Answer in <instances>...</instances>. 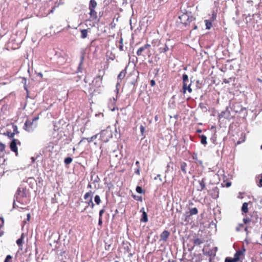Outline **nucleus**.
<instances>
[{
    "label": "nucleus",
    "instance_id": "nucleus-58",
    "mask_svg": "<svg viewBox=\"0 0 262 262\" xmlns=\"http://www.w3.org/2000/svg\"><path fill=\"white\" fill-rule=\"evenodd\" d=\"M140 212H142L143 213V212H145V210H144V208L143 207L141 209H140Z\"/></svg>",
    "mask_w": 262,
    "mask_h": 262
},
{
    "label": "nucleus",
    "instance_id": "nucleus-14",
    "mask_svg": "<svg viewBox=\"0 0 262 262\" xmlns=\"http://www.w3.org/2000/svg\"><path fill=\"white\" fill-rule=\"evenodd\" d=\"M99 134H97L94 136H93L92 137H90V138H83L80 141V142H81L82 141H83V140H87V141L89 142V143H90V142H92L93 141H94L95 139H96V138H97V137L99 136Z\"/></svg>",
    "mask_w": 262,
    "mask_h": 262
},
{
    "label": "nucleus",
    "instance_id": "nucleus-15",
    "mask_svg": "<svg viewBox=\"0 0 262 262\" xmlns=\"http://www.w3.org/2000/svg\"><path fill=\"white\" fill-rule=\"evenodd\" d=\"M168 50L169 47L166 43H165L163 47H161L159 48V51L160 53H166Z\"/></svg>",
    "mask_w": 262,
    "mask_h": 262
},
{
    "label": "nucleus",
    "instance_id": "nucleus-20",
    "mask_svg": "<svg viewBox=\"0 0 262 262\" xmlns=\"http://www.w3.org/2000/svg\"><path fill=\"white\" fill-rule=\"evenodd\" d=\"M191 85V82L189 83V84L186 85V89H185L184 86H183L182 89H183V92L184 94L186 93V91H188V92L189 93H191L192 92V89L190 87Z\"/></svg>",
    "mask_w": 262,
    "mask_h": 262
},
{
    "label": "nucleus",
    "instance_id": "nucleus-49",
    "mask_svg": "<svg viewBox=\"0 0 262 262\" xmlns=\"http://www.w3.org/2000/svg\"><path fill=\"white\" fill-rule=\"evenodd\" d=\"M38 116L34 117L33 119L31 120V121H33V122H37V121L38 120Z\"/></svg>",
    "mask_w": 262,
    "mask_h": 262
},
{
    "label": "nucleus",
    "instance_id": "nucleus-31",
    "mask_svg": "<svg viewBox=\"0 0 262 262\" xmlns=\"http://www.w3.org/2000/svg\"><path fill=\"white\" fill-rule=\"evenodd\" d=\"M94 201L97 205H99L100 203L101 199L98 195H95L94 197Z\"/></svg>",
    "mask_w": 262,
    "mask_h": 262
},
{
    "label": "nucleus",
    "instance_id": "nucleus-57",
    "mask_svg": "<svg viewBox=\"0 0 262 262\" xmlns=\"http://www.w3.org/2000/svg\"><path fill=\"white\" fill-rule=\"evenodd\" d=\"M259 186L262 187V177L259 180Z\"/></svg>",
    "mask_w": 262,
    "mask_h": 262
},
{
    "label": "nucleus",
    "instance_id": "nucleus-55",
    "mask_svg": "<svg viewBox=\"0 0 262 262\" xmlns=\"http://www.w3.org/2000/svg\"><path fill=\"white\" fill-rule=\"evenodd\" d=\"M195 162L196 163L200 164V165H202V164H203L202 161L201 160H199V159H198V160L197 161H195Z\"/></svg>",
    "mask_w": 262,
    "mask_h": 262
},
{
    "label": "nucleus",
    "instance_id": "nucleus-19",
    "mask_svg": "<svg viewBox=\"0 0 262 262\" xmlns=\"http://www.w3.org/2000/svg\"><path fill=\"white\" fill-rule=\"evenodd\" d=\"M189 215H195L198 213V209L196 207L190 209L189 211L187 212Z\"/></svg>",
    "mask_w": 262,
    "mask_h": 262
},
{
    "label": "nucleus",
    "instance_id": "nucleus-12",
    "mask_svg": "<svg viewBox=\"0 0 262 262\" xmlns=\"http://www.w3.org/2000/svg\"><path fill=\"white\" fill-rule=\"evenodd\" d=\"M182 80H183V86H184V89H186V85L189 84V79L188 75L184 73L182 75Z\"/></svg>",
    "mask_w": 262,
    "mask_h": 262
},
{
    "label": "nucleus",
    "instance_id": "nucleus-2",
    "mask_svg": "<svg viewBox=\"0 0 262 262\" xmlns=\"http://www.w3.org/2000/svg\"><path fill=\"white\" fill-rule=\"evenodd\" d=\"M97 6V3L95 0H90L89 5V9L90 10L89 15L92 20L99 21L98 18L97 13L95 11V8Z\"/></svg>",
    "mask_w": 262,
    "mask_h": 262
},
{
    "label": "nucleus",
    "instance_id": "nucleus-62",
    "mask_svg": "<svg viewBox=\"0 0 262 262\" xmlns=\"http://www.w3.org/2000/svg\"><path fill=\"white\" fill-rule=\"evenodd\" d=\"M88 188H92V185L91 184H89L88 185Z\"/></svg>",
    "mask_w": 262,
    "mask_h": 262
},
{
    "label": "nucleus",
    "instance_id": "nucleus-10",
    "mask_svg": "<svg viewBox=\"0 0 262 262\" xmlns=\"http://www.w3.org/2000/svg\"><path fill=\"white\" fill-rule=\"evenodd\" d=\"M169 232L167 230H164L160 234V239L164 242H166L169 236Z\"/></svg>",
    "mask_w": 262,
    "mask_h": 262
},
{
    "label": "nucleus",
    "instance_id": "nucleus-54",
    "mask_svg": "<svg viewBox=\"0 0 262 262\" xmlns=\"http://www.w3.org/2000/svg\"><path fill=\"white\" fill-rule=\"evenodd\" d=\"M158 178H159V180H160L161 181H162V179H161V176H160V174H158V175L157 176V177H156L155 178V180H157Z\"/></svg>",
    "mask_w": 262,
    "mask_h": 262
},
{
    "label": "nucleus",
    "instance_id": "nucleus-41",
    "mask_svg": "<svg viewBox=\"0 0 262 262\" xmlns=\"http://www.w3.org/2000/svg\"><path fill=\"white\" fill-rule=\"evenodd\" d=\"M192 158L195 161V162L197 161L198 160L197 154L195 152L193 153L192 155Z\"/></svg>",
    "mask_w": 262,
    "mask_h": 262
},
{
    "label": "nucleus",
    "instance_id": "nucleus-34",
    "mask_svg": "<svg viewBox=\"0 0 262 262\" xmlns=\"http://www.w3.org/2000/svg\"><path fill=\"white\" fill-rule=\"evenodd\" d=\"M12 128H13V133H14V135L18 133V128L17 126L16 125L13 124L12 125Z\"/></svg>",
    "mask_w": 262,
    "mask_h": 262
},
{
    "label": "nucleus",
    "instance_id": "nucleus-7",
    "mask_svg": "<svg viewBox=\"0 0 262 262\" xmlns=\"http://www.w3.org/2000/svg\"><path fill=\"white\" fill-rule=\"evenodd\" d=\"M20 142L19 140L15 139H13V140L11 141L10 144V148L11 151L15 152L16 155L17 154V144H20Z\"/></svg>",
    "mask_w": 262,
    "mask_h": 262
},
{
    "label": "nucleus",
    "instance_id": "nucleus-9",
    "mask_svg": "<svg viewBox=\"0 0 262 262\" xmlns=\"http://www.w3.org/2000/svg\"><path fill=\"white\" fill-rule=\"evenodd\" d=\"M230 117V112L229 111V107H227L226 110L224 111H222L221 114L219 115V117L224 118L226 119H229Z\"/></svg>",
    "mask_w": 262,
    "mask_h": 262
},
{
    "label": "nucleus",
    "instance_id": "nucleus-26",
    "mask_svg": "<svg viewBox=\"0 0 262 262\" xmlns=\"http://www.w3.org/2000/svg\"><path fill=\"white\" fill-rule=\"evenodd\" d=\"M206 28L207 29H210L212 27V21L210 20H205Z\"/></svg>",
    "mask_w": 262,
    "mask_h": 262
},
{
    "label": "nucleus",
    "instance_id": "nucleus-63",
    "mask_svg": "<svg viewBox=\"0 0 262 262\" xmlns=\"http://www.w3.org/2000/svg\"><path fill=\"white\" fill-rule=\"evenodd\" d=\"M95 41V40H92L91 42V45L92 46Z\"/></svg>",
    "mask_w": 262,
    "mask_h": 262
},
{
    "label": "nucleus",
    "instance_id": "nucleus-24",
    "mask_svg": "<svg viewBox=\"0 0 262 262\" xmlns=\"http://www.w3.org/2000/svg\"><path fill=\"white\" fill-rule=\"evenodd\" d=\"M248 204L246 202H245L243 204L242 207V211L244 213H247L248 211Z\"/></svg>",
    "mask_w": 262,
    "mask_h": 262
},
{
    "label": "nucleus",
    "instance_id": "nucleus-21",
    "mask_svg": "<svg viewBox=\"0 0 262 262\" xmlns=\"http://www.w3.org/2000/svg\"><path fill=\"white\" fill-rule=\"evenodd\" d=\"M84 56L83 55H82L80 57V62L79 63V66H78V72H81V70H82V68H81V66H82V64L83 62V61H84Z\"/></svg>",
    "mask_w": 262,
    "mask_h": 262
},
{
    "label": "nucleus",
    "instance_id": "nucleus-13",
    "mask_svg": "<svg viewBox=\"0 0 262 262\" xmlns=\"http://www.w3.org/2000/svg\"><path fill=\"white\" fill-rule=\"evenodd\" d=\"M205 179L203 178L201 180H199V184L200 186V187L198 189V191H202L203 190H204L205 188L206 185H205Z\"/></svg>",
    "mask_w": 262,
    "mask_h": 262
},
{
    "label": "nucleus",
    "instance_id": "nucleus-17",
    "mask_svg": "<svg viewBox=\"0 0 262 262\" xmlns=\"http://www.w3.org/2000/svg\"><path fill=\"white\" fill-rule=\"evenodd\" d=\"M204 241L203 239H201L199 238H194L193 239V243L194 246H198L201 245V244H203L204 243Z\"/></svg>",
    "mask_w": 262,
    "mask_h": 262
},
{
    "label": "nucleus",
    "instance_id": "nucleus-61",
    "mask_svg": "<svg viewBox=\"0 0 262 262\" xmlns=\"http://www.w3.org/2000/svg\"><path fill=\"white\" fill-rule=\"evenodd\" d=\"M30 214L29 213H28L27 214V220L29 221V219H30Z\"/></svg>",
    "mask_w": 262,
    "mask_h": 262
},
{
    "label": "nucleus",
    "instance_id": "nucleus-4",
    "mask_svg": "<svg viewBox=\"0 0 262 262\" xmlns=\"http://www.w3.org/2000/svg\"><path fill=\"white\" fill-rule=\"evenodd\" d=\"M151 47L150 45L148 43H146L143 46L139 48L137 51V55L138 56H143L145 57V55L144 53H146L148 57H150L151 55V53L150 51L149 50V48Z\"/></svg>",
    "mask_w": 262,
    "mask_h": 262
},
{
    "label": "nucleus",
    "instance_id": "nucleus-46",
    "mask_svg": "<svg viewBox=\"0 0 262 262\" xmlns=\"http://www.w3.org/2000/svg\"><path fill=\"white\" fill-rule=\"evenodd\" d=\"M5 145L0 143V152H2L5 150Z\"/></svg>",
    "mask_w": 262,
    "mask_h": 262
},
{
    "label": "nucleus",
    "instance_id": "nucleus-39",
    "mask_svg": "<svg viewBox=\"0 0 262 262\" xmlns=\"http://www.w3.org/2000/svg\"><path fill=\"white\" fill-rule=\"evenodd\" d=\"M120 45L119 46V49L120 51L123 50V40L121 38L119 41Z\"/></svg>",
    "mask_w": 262,
    "mask_h": 262
},
{
    "label": "nucleus",
    "instance_id": "nucleus-5",
    "mask_svg": "<svg viewBox=\"0 0 262 262\" xmlns=\"http://www.w3.org/2000/svg\"><path fill=\"white\" fill-rule=\"evenodd\" d=\"M99 134L100 139L104 142H107L112 137V134L110 130L104 129L101 131Z\"/></svg>",
    "mask_w": 262,
    "mask_h": 262
},
{
    "label": "nucleus",
    "instance_id": "nucleus-33",
    "mask_svg": "<svg viewBox=\"0 0 262 262\" xmlns=\"http://www.w3.org/2000/svg\"><path fill=\"white\" fill-rule=\"evenodd\" d=\"M216 135L214 134L210 138L211 141L214 144H216Z\"/></svg>",
    "mask_w": 262,
    "mask_h": 262
},
{
    "label": "nucleus",
    "instance_id": "nucleus-6",
    "mask_svg": "<svg viewBox=\"0 0 262 262\" xmlns=\"http://www.w3.org/2000/svg\"><path fill=\"white\" fill-rule=\"evenodd\" d=\"M37 126V122H33L31 119H27L25 122L24 128L28 132H32Z\"/></svg>",
    "mask_w": 262,
    "mask_h": 262
},
{
    "label": "nucleus",
    "instance_id": "nucleus-53",
    "mask_svg": "<svg viewBox=\"0 0 262 262\" xmlns=\"http://www.w3.org/2000/svg\"><path fill=\"white\" fill-rule=\"evenodd\" d=\"M120 83H121V81H117V82L116 85V88H117L119 89V87L120 86Z\"/></svg>",
    "mask_w": 262,
    "mask_h": 262
},
{
    "label": "nucleus",
    "instance_id": "nucleus-36",
    "mask_svg": "<svg viewBox=\"0 0 262 262\" xmlns=\"http://www.w3.org/2000/svg\"><path fill=\"white\" fill-rule=\"evenodd\" d=\"M133 197L134 199H135L137 201H139L140 202L142 201V198L141 196L139 195H133Z\"/></svg>",
    "mask_w": 262,
    "mask_h": 262
},
{
    "label": "nucleus",
    "instance_id": "nucleus-27",
    "mask_svg": "<svg viewBox=\"0 0 262 262\" xmlns=\"http://www.w3.org/2000/svg\"><path fill=\"white\" fill-rule=\"evenodd\" d=\"M187 167V164L186 163L183 162L182 163H181V170L184 173H186V168Z\"/></svg>",
    "mask_w": 262,
    "mask_h": 262
},
{
    "label": "nucleus",
    "instance_id": "nucleus-29",
    "mask_svg": "<svg viewBox=\"0 0 262 262\" xmlns=\"http://www.w3.org/2000/svg\"><path fill=\"white\" fill-rule=\"evenodd\" d=\"M92 199L93 198H91L90 199H89V200L86 201L85 203H87L88 205L90 206L92 208H93L95 206V204L93 202Z\"/></svg>",
    "mask_w": 262,
    "mask_h": 262
},
{
    "label": "nucleus",
    "instance_id": "nucleus-23",
    "mask_svg": "<svg viewBox=\"0 0 262 262\" xmlns=\"http://www.w3.org/2000/svg\"><path fill=\"white\" fill-rule=\"evenodd\" d=\"M93 192L92 191H90L86 192L84 195V199L86 201L89 200L91 198H93Z\"/></svg>",
    "mask_w": 262,
    "mask_h": 262
},
{
    "label": "nucleus",
    "instance_id": "nucleus-37",
    "mask_svg": "<svg viewBox=\"0 0 262 262\" xmlns=\"http://www.w3.org/2000/svg\"><path fill=\"white\" fill-rule=\"evenodd\" d=\"M136 191L139 193H143L144 192V190H143V189L140 186H138L137 187H136Z\"/></svg>",
    "mask_w": 262,
    "mask_h": 262
},
{
    "label": "nucleus",
    "instance_id": "nucleus-51",
    "mask_svg": "<svg viewBox=\"0 0 262 262\" xmlns=\"http://www.w3.org/2000/svg\"><path fill=\"white\" fill-rule=\"evenodd\" d=\"M135 173L137 174H140V167H138L135 171Z\"/></svg>",
    "mask_w": 262,
    "mask_h": 262
},
{
    "label": "nucleus",
    "instance_id": "nucleus-44",
    "mask_svg": "<svg viewBox=\"0 0 262 262\" xmlns=\"http://www.w3.org/2000/svg\"><path fill=\"white\" fill-rule=\"evenodd\" d=\"M105 210L104 208L101 209L99 213V218H102V215L104 213Z\"/></svg>",
    "mask_w": 262,
    "mask_h": 262
},
{
    "label": "nucleus",
    "instance_id": "nucleus-8",
    "mask_svg": "<svg viewBox=\"0 0 262 262\" xmlns=\"http://www.w3.org/2000/svg\"><path fill=\"white\" fill-rule=\"evenodd\" d=\"M241 252H236L234 254V258H231L229 257H227L225 259V262H238V260L239 259V256L241 255Z\"/></svg>",
    "mask_w": 262,
    "mask_h": 262
},
{
    "label": "nucleus",
    "instance_id": "nucleus-48",
    "mask_svg": "<svg viewBox=\"0 0 262 262\" xmlns=\"http://www.w3.org/2000/svg\"><path fill=\"white\" fill-rule=\"evenodd\" d=\"M244 227L243 224H239L238 226L236 227V230L237 231H239L241 230V227Z\"/></svg>",
    "mask_w": 262,
    "mask_h": 262
},
{
    "label": "nucleus",
    "instance_id": "nucleus-1",
    "mask_svg": "<svg viewBox=\"0 0 262 262\" xmlns=\"http://www.w3.org/2000/svg\"><path fill=\"white\" fill-rule=\"evenodd\" d=\"M28 203V199L27 198V194L26 191L24 189L19 188L15 195L13 201V207H17L20 208H24L23 206L26 205Z\"/></svg>",
    "mask_w": 262,
    "mask_h": 262
},
{
    "label": "nucleus",
    "instance_id": "nucleus-32",
    "mask_svg": "<svg viewBox=\"0 0 262 262\" xmlns=\"http://www.w3.org/2000/svg\"><path fill=\"white\" fill-rule=\"evenodd\" d=\"M72 158L71 157H67L64 159V162L66 164H69L72 162Z\"/></svg>",
    "mask_w": 262,
    "mask_h": 262
},
{
    "label": "nucleus",
    "instance_id": "nucleus-30",
    "mask_svg": "<svg viewBox=\"0 0 262 262\" xmlns=\"http://www.w3.org/2000/svg\"><path fill=\"white\" fill-rule=\"evenodd\" d=\"M3 134L9 137L10 138H13L14 136V133L10 131H7L6 133H4Z\"/></svg>",
    "mask_w": 262,
    "mask_h": 262
},
{
    "label": "nucleus",
    "instance_id": "nucleus-18",
    "mask_svg": "<svg viewBox=\"0 0 262 262\" xmlns=\"http://www.w3.org/2000/svg\"><path fill=\"white\" fill-rule=\"evenodd\" d=\"M115 92L116 93L117 96H116V97H113V99L110 100V103H111L113 105H114L115 104V103L117 100V98H118L117 95L119 93V88H116Z\"/></svg>",
    "mask_w": 262,
    "mask_h": 262
},
{
    "label": "nucleus",
    "instance_id": "nucleus-3",
    "mask_svg": "<svg viewBox=\"0 0 262 262\" xmlns=\"http://www.w3.org/2000/svg\"><path fill=\"white\" fill-rule=\"evenodd\" d=\"M179 18L180 23L184 24L185 26L189 25L190 23L194 21L195 18L191 15V13H183L180 15Z\"/></svg>",
    "mask_w": 262,
    "mask_h": 262
},
{
    "label": "nucleus",
    "instance_id": "nucleus-22",
    "mask_svg": "<svg viewBox=\"0 0 262 262\" xmlns=\"http://www.w3.org/2000/svg\"><path fill=\"white\" fill-rule=\"evenodd\" d=\"M141 222H143L144 223H146L148 222V216L146 212H143L142 214V216L141 219Z\"/></svg>",
    "mask_w": 262,
    "mask_h": 262
},
{
    "label": "nucleus",
    "instance_id": "nucleus-16",
    "mask_svg": "<svg viewBox=\"0 0 262 262\" xmlns=\"http://www.w3.org/2000/svg\"><path fill=\"white\" fill-rule=\"evenodd\" d=\"M126 72L125 70H123L120 72L119 75H118V81H121L122 79L125 77L126 75Z\"/></svg>",
    "mask_w": 262,
    "mask_h": 262
},
{
    "label": "nucleus",
    "instance_id": "nucleus-50",
    "mask_svg": "<svg viewBox=\"0 0 262 262\" xmlns=\"http://www.w3.org/2000/svg\"><path fill=\"white\" fill-rule=\"evenodd\" d=\"M111 247L110 244H107L106 243L105 244V248L106 250H109Z\"/></svg>",
    "mask_w": 262,
    "mask_h": 262
},
{
    "label": "nucleus",
    "instance_id": "nucleus-28",
    "mask_svg": "<svg viewBox=\"0 0 262 262\" xmlns=\"http://www.w3.org/2000/svg\"><path fill=\"white\" fill-rule=\"evenodd\" d=\"M201 143L203 145L207 144V137L205 135L201 136Z\"/></svg>",
    "mask_w": 262,
    "mask_h": 262
},
{
    "label": "nucleus",
    "instance_id": "nucleus-56",
    "mask_svg": "<svg viewBox=\"0 0 262 262\" xmlns=\"http://www.w3.org/2000/svg\"><path fill=\"white\" fill-rule=\"evenodd\" d=\"M150 84H151V86H154V85H155V80H151L150 81Z\"/></svg>",
    "mask_w": 262,
    "mask_h": 262
},
{
    "label": "nucleus",
    "instance_id": "nucleus-43",
    "mask_svg": "<svg viewBox=\"0 0 262 262\" xmlns=\"http://www.w3.org/2000/svg\"><path fill=\"white\" fill-rule=\"evenodd\" d=\"M140 132H141L142 135L143 136L144 135V133L145 131V127L143 125H141L140 126Z\"/></svg>",
    "mask_w": 262,
    "mask_h": 262
},
{
    "label": "nucleus",
    "instance_id": "nucleus-38",
    "mask_svg": "<svg viewBox=\"0 0 262 262\" xmlns=\"http://www.w3.org/2000/svg\"><path fill=\"white\" fill-rule=\"evenodd\" d=\"M12 258V257L10 255H8L6 256L4 262H12V260H11Z\"/></svg>",
    "mask_w": 262,
    "mask_h": 262
},
{
    "label": "nucleus",
    "instance_id": "nucleus-52",
    "mask_svg": "<svg viewBox=\"0 0 262 262\" xmlns=\"http://www.w3.org/2000/svg\"><path fill=\"white\" fill-rule=\"evenodd\" d=\"M102 224V218H99L98 225L101 226Z\"/></svg>",
    "mask_w": 262,
    "mask_h": 262
},
{
    "label": "nucleus",
    "instance_id": "nucleus-11",
    "mask_svg": "<svg viewBox=\"0 0 262 262\" xmlns=\"http://www.w3.org/2000/svg\"><path fill=\"white\" fill-rule=\"evenodd\" d=\"M91 32V29L88 28L87 29H81L80 30V37L82 39H84L88 36V34L89 32Z\"/></svg>",
    "mask_w": 262,
    "mask_h": 262
},
{
    "label": "nucleus",
    "instance_id": "nucleus-64",
    "mask_svg": "<svg viewBox=\"0 0 262 262\" xmlns=\"http://www.w3.org/2000/svg\"><path fill=\"white\" fill-rule=\"evenodd\" d=\"M260 205L262 207V199L259 202Z\"/></svg>",
    "mask_w": 262,
    "mask_h": 262
},
{
    "label": "nucleus",
    "instance_id": "nucleus-59",
    "mask_svg": "<svg viewBox=\"0 0 262 262\" xmlns=\"http://www.w3.org/2000/svg\"><path fill=\"white\" fill-rule=\"evenodd\" d=\"M230 185H231V183L228 182V183H226V186L227 187H229V186H230Z\"/></svg>",
    "mask_w": 262,
    "mask_h": 262
},
{
    "label": "nucleus",
    "instance_id": "nucleus-25",
    "mask_svg": "<svg viewBox=\"0 0 262 262\" xmlns=\"http://www.w3.org/2000/svg\"><path fill=\"white\" fill-rule=\"evenodd\" d=\"M246 139V135L245 133H242L240 139L237 142V144H240L245 142Z\"/></svg>",
    "mask_w": 262,
    "mask_h": 262
},
{
    "label": "nucleus",
    "instance_id": "nucleus-60",
    "mask_svg": "<svg viewBox=\"0 0 262 262\" xmlns=\"http://www.w3.org/2000/svg\"><path fill=\"white\" fill-rule=\"evenodd\" d=\"M135 164L138 166V167H139V162L138 161L136 162Z\"/></svg>",
    "mask_w": 262,
    "mask_h": 262
},
{
    "label": "nucleus",
    "instance_id": "nucleus-42",
    "mask_svg": "<svg viewBox=\"0 0 262 262\" xmlns=\"http://www.w3.org/2000/svg\"><path fill=\"white\" fill-rule=\"evenodd\" d=\"M216 14L213 11L212 14V16L210 18V20H211L212 21H213L216 19Z\"/></svg>",
    "mask_w": 262,
    "mask_h": 262
},
{
    "label": "nucleus",
    "instance_id": "nucleus-40",
    "mask_svg": "<svg viewBox=\"0 0 262 262\" xmlns=\"http://www.w3.org/2000/svg\"><path fill=\"white\" fill-rule=\"evenodd\" d=\"M95 81H96V83H98V85H100V84L101 83L102 78H100V77H98L95 79Z\"/></svg>",
    "mask_w": 262,
    "mask_h": 262
},
{
    "label": "nucleus",
    "instance_id": "nucleus-45",
    "mask_svg": "<svg viewBox=\"0 0 262 262\" xmlns=\"http://www.w3.org/2000/svg\"><path fill=\"white\" fill-rule=\"evenodd\" d=\"M185 215H186L185 221H186L188 223H189L190 220V216L191 215H189L188 213H187V212H186Z\"/></svg>",
    "mask_w": 262,
    "mask_h": 262
},
{
    "label": "nucleus",
    "instance_id": "nucleus-47",
    "mask_svg": "<svg viewBox=\"0 0 262 262\" xmlns=\"http://www.w3.org/2000/svg\"><path fill=\"white\" fill-rule=\"evenodd\" d=\"M250 221H251V220H250V218H249V217L244 218V219H243V222H244V223L245 224H248V223H249Z\"/></svg>",
    "mask_w": 262,
    "mask_h": 262
},
{
    "label": "nucleus",
    "instance_id": "nucleus-35",
    "mask_svg": "<svg viewBox=\"0 0 262 262\" xmlns=\"http://www.w3.org/2000/svg\"><path fill=\"white\" fill-rule=\"evenodd\" d=\"M23 243V235H22L21 237L20 238H18L16 241V243L18 245V246H20L22 245Z\"/></svg>",
    "mask_w": 262,
    "mask_h": 262
}]
</instances>
